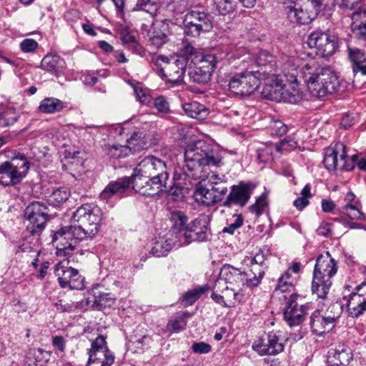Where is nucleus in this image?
Returning <instances> with one entry per match:
<instances>
[{"label":"nucleus","instance_id":"nucleus-44","mask_svg":"<svg viewBox=\"0 0 366 366\" xmlns=\"http://www.w3.org/2000/svg\"><path fill=\"white\" fill-rule=\"evenodd\" d=\"M158 5L154 0H137L134 11H143L150 14L152 19L156 15Z\"/></svg>","mask_w":366,"mask_h":366},{"label":"nucleus","instance_id":"nucleus-30","mask_svg":"<svg viewBox=\"0 0 366 366\" xmlns=\"http://www.w3.org/2000/svg\"><path fill=\"white\" fill-rule=\"evenodd\" d=\"M150 134L146 131L134 132L127 139V147L132 151H139L147 147Z\"/></svg>","mask_w":366,"mask_h":366},{"label":"nucleus","instance_id":"nucleus-42","mask_svg":"<svg viewBox=\"0 0 366 366\" xmlns=\"http://www.w3.org/2000/svg\"><path fill=\"white\" fill-rule=\"evenodd\" d=\"M201 67L195 66L189 71V76L192 82L197 84H206L210 80L211 74L209 71H206Z\"/></svg>","mask_w":366,"mask_h":366},{"label":"nucleus","instance_id":"nucleus-22","mask_svg":"<svg viewBox=\"0 0 366 366\" xmlns=\"http://www.w3.org/2000/svg\"><path fill=\"white\" fill-rule=\"evenodd\" d=\"M131 184L133 189L143 196L153 197L167 189V179H154L153 177L133 174Z\"/></svg>","mask_w":366,"mask_h":366},{"label":"nucleus","instance_id":"nucleus-23","mask_svg":"<svg viewBox=\"0 0 366 366\" xmlns=\"http://www.w3.org/2000/svg\"><path fill=\"white\" fill-rule=\"evenodd\" d=\"M233 278L239 285H246L249 287H254L259 285L264 275V269H260L259 266L250 267L247 271L241 272L239 269L230 266L224 265Z\"/></svg>","mask_w":366,"mask_h":366},{"label":"nucleus","instance_id":"nucleus-26","mask_svg":"<svg viewBox=\"0 0 366 366\" xmlns=\"http://www.w3.org/2000/svg\"><path fill=\"white\" fill-rule=\"evenodd\" d=\"M339 315H327L319 310L314 311L310 320L312 332L317 335H322L331 331L336 324Z\"/></svg>","mask_w":366,"mask_h":366},{"label":"nucleus","instance_id":"nucleus-29","mask_svg":"<svg viewBox=\"0 0 366 366\" xmlns=\"http://www.w3.org/2000/svg\"><path fill=\"white\" fill-rule=\"evenodd\" d=\"M66 107V104L54 97H46L42 99L38 107L40 113L51 114L61 112Z\"/></svg>","mask_w":366,"mask_h":366},{"label":"nucleus","instance_id":"nucleus-18","mask_svg":"<svg viewBox=\"0 0 366 366\" xmlns=\"http://www.w3.org/2000/svg\"><path fill=\"white\" fill-rule=\"evenodd\" d=\"M54 274L62 288L83 290L84 278L76 269L69 266V261L64 260L55 265Z\"/></svg>","mask_w":366,"mask_h":366},{"label":"nucleus","instance_id":"nucleus-57","mask_svg":"<svg viewBox=\"0 0 366 366\" xmlns=\"http://www.w3.org/2000/svg\"><path fill=\"white\" fill-rule=\"evenodd\" d=\"M186 322L181 320H170L167 325V330L172 332H178L184 330Z\"/></svg>","mask_w":366,"mask_h":366},{"label":"nucleus","instance_id":"nucleus-31","mask_svg":"<svg viewBox=\"0 0 366 366\" xmlns=\"http://www.w3.org/2000/svg\"><path fill=\"white\" fill-rule=\"evenodd\" d=\"M295 285L291 274L289 270H287L278 279L277 283L274 289V295L279 296L281 294L286 295L287 297L290 294L295 293Z\"/></svg>","mask_w":366,"mask_h":366},{"label":"nucleus","instance_id":"nucleus-9","mask_svg":"<svg viewBox=\"0 0 366 366\" xmlns=\"http://www.w3.org/2000/svg\"><path fill=\"white\" fill-rule=\"evenodd\" d=\"M264 66L254 63L244 71L234 74L229 81V91L239 96H249L253 94L261 84L260 71Z\"/></svg>","mask_w":366,"mask_h":366},{"label":"nucleus","instance_id":"nucleus-47","mask_svg":"<svg viewBox=\"0 0 366 366\" xmlns=\"http://www.w3.org/2000/svg\"><path fill=\"white\" fill-rule=\"evenodd\" d=\"M214 5L221 15L232 13L237 6L236 0H214Z\"/></svg>","mask_w":366,"mask_h":366},{"label":"nucleus","instance_id":"nucleus-8","mask_svg":"<svg viewBox=\"0 0 366 366\" xmlns=\"http://www.w3.org/2000/svg\"><path fill=\"white\" fill-rule=\"evenodd\" d=\"M285 9L292 22L307 24L330 4L327 0H285Z\"/></svg>","mask_w":366,"mask_h":366},{"label":"nucleus","instance_id":"nucleus-36","mask_svg":"<svg viewBox=\"0 0 366 366\" xmlns=\"http://www.w3.org/2000/svg\"><path fill=\"white\" fill-rule=\"evenodd\" d=\"M41 67L49 72L56 74L64 69L65 62L59 56L46 55L41 61Z\"/></svg>","mask_w":366,"mask_h":366},{"label":"nucleus","instance_id":"nucleus-38","mask_svg":"<svg viewBox=\"0 0 366 366\" xmlns=\"http://www.w3.org/2000/svg\"><path fill=\"white\" fill-rule=\"evenodd\" d=\"M19 118V114L14 107H7L0 112V126L10 127L16 123Z\"/></svg>","mask_w":366,"mask_h":366},{"label":"nucleus","instance_id":"nucleus-63","mask_svg":"<svg viewBox=\"0 0 366 366\" xmlns=\"http://www.w3.org/2000/svg\"><path fill=\"white\" fill-rule=\"evenodd\" d=\"M134 90L137 97L142 103L149 102L150 97L147 94V92L144 90L141 86H135L134 87Z\"/></svg>","mask_w":366,"mask_h":366},{"label":"nucleus","instance_id":"nucleus-20","mask_svg":"<svg viewBox=\"0 0 366 366\" xmlns=\"http://www.w3.org/2000/svg\"><path fill=\"white\" fill-rule=\"evenodd\" d=\"M184 26L187 35L196 37L202 33L209 32L212 28V23L209 14L193 10L185 15Z\"/></svg>","mask_w":366,"mask_h":366},{"label":"nucleus","instance_id":"nucleus-34","mask_svg":"<svg viewBox=\"0 0 366 366\" xmlns=\"http://www.w3.org/2000/svg\"><path fill=\"white\" fill-rule=\"evenodd\" d=\"M194 197L197 203L204 206L209 207L217 203L212 191L209 189V187L204 186L202 182L197 185Z\"/></svg>","mask_w":366,"mask_h":366},{"label":"nucleus","instance_id":"nucleus-12","mask_svg":"<svg viewBox=\"0 0 366 366\" xmlns=\"http://www.w3.org/2000/svg\"><path fill=\"white\" fill-rule=\"evenodd\" d=\"M285 302L283 309L284 320L290 326L301 324L307 312L310 309V303H304V300L297 293H292L290 296L282 295Z\"/></svg>","mask_w":366,"mask_h":366},{"label":"nucleus","instance_id":"nucleus-4","mask_svg":"<svg viewBox=\"0 0 366 366\" xmlns=\"http://www.w3.org/2000/svg\"><path fill=\"white\" fill-rule=\"evenodd\" d=\"M222 157L214 151L212 146L203 140L188 144L184 150V173L194 179H209V186L224 183V176L212 174L209 176L208 167H219L222 165Z\"/></svg>","mask_w":366,"mask_h":366},{"label":"nucleus","instance_id":"nucleus-59","mask_svg":"<svg viewBox=\"0 0 366 366\" xmlns=\"http://www.w3.org/2000/svg\"><path fill=\"white\" fill-rule=\"evenodd\" d=\"M329 1L328 0H327ZM362 0H334L332 2H328L330 8L335 4L338 5L341 8L352 9L356 5L360 3Z\"/></svg>","mask_w":366,"mask_h":366},{"label":"nucleus","instance_id":"nucleus-52","mask_svg":"<svg viewBox=\"0 0 366 366\" xmlns=\"http://www.w3.org/2000/svg\"><path fill=\"white\" fill-rule=\"evenodd\" d=\"M114 302V299L110 293L98 292L94 294V303L106 307Z\"/></svg>","mask_w":366,"mask_h":366},{"label":"nucleus","instance_id":"nucleus-2","mask_svg":"<svg viewBox=\"0 0 366 366\" xmlns=\"http://www.w3.org/2000/svg\"><path fill=\"white\" fill-rule=\"evenodd\" d=\"M281 71L292 82L298 84L302 79L312 95L317 97L334 93L339 86L336 74L330 68L320 67L315 59L305 61L295 56H285Z\"/></svg>","mask_w":366,"mask_h":366},{"label":"nucleus","instance_id":"nucleus-33","mask_svg":"<svg viewBox=\"0 0 366 366\" xmlns=\"http://www.w3.org/2000/svg\"><path fill=\"white\" fill-rule=\"evenodd\" d=\"M51 357V352L41 348H31L27 355L29 365L45 366Z\"/></svg>","mask_w":366,"mask_h":366},{"label":"nucleus","instance_id":"nucleus-5","mask_svg":"<svg viewBox=\"0 0 366 366\" xmlns=\"http://www.w3.org/2000/svg\"><path fill=\"white\" fill-rule=\"evenodd\" d=\"M172 232L179 239V246H186L192 242H206L211 236L209 227V219L206 215H201L187 224L188 220L185 214L181 211L171 213Z\"/></svg>","mask_w":366,"mask_h":366},{"label":"nucleus","instance_id":"nucleus-19","mask_svg":"<svg viewBox=\"0 0 366 366\" xmlns=\"http://www.w3.org/2000/svg\"><path fill=\"white\" fill-rule=\"evenodd\" d=\"M134 174L154 179L169 178L167 167L164 161L153 155L145 157L134 169Z\"/></svg>","mask_w":366,"mask_h":366},{"label":"nucleus","instance_id":"nucleus-56","mask_svg":"<svg viewBox=\"0 0 366 366\" xmlns=\"http://www.w3.org/2000/svg\"><path fill=\"white\" fill-rule=\"evenodd\" d=\"M38 43L33 39H25L20 43V49L24 53L34 52L38 47Z\"/></svg>","mask_w":366,"mask_h":366},{"label":"nucleus","instance_id":"nucleus-16","mask_svg":"<svg viewBox=\"0 0 366 366\" xmlns=\"http://www.w3.org/2000/svg\"><path fill=\"white\" fill-rule=\"evenodd\" d=\"M171 21L167 19L158 21L153 18L151 24H142V30L145 33L149 45L159 49L168 41V36L171 34Z\"/></svg>","mask_w":366,"mask_h":366},{"label":"nucleus","instance_id":"nucleus-46","mask_svg":"<svg viewBox=\"0 0 366 366\" xmlns=\"http://www.w3.org/2000/svg\"><path fill=\"white\" fill-rule=\"evenodd\" d=\"M347 55L349 60L352 63L354 71H356L357 68L366 56L365 51L357 47L350 46L347 47Z\"/></svg>","mask_w":366,"mask_h":366},{"label":"nucleus","instance_id":"nucleus-37","mask_svg":"<svg viewBox=\"0 0 366 366\" xmlns=\"http://www.w3.org/2000/svg\"><path fill=\"white\" fill-rule=\"evenodd\" d=\"M182 108L184 113L192 118L203 119L209 114L207 108L197 102L186 103Z\"/></svg>","mask_w":366,"mask_h":366},{"label":"nucleus","instance_id":"nucleus-55","mask_svg":"<svg viewBox=\"0 0 366 366\" xmlns=\"http://www.w3.org/2000/svg\"><path fill=\"white\" fill-rule=\"evenodd\" d=\"M152 342V339L150 336L144 335L141 338L137 340L134 344L136 349L138 350L139 352H143L145 350L150 347Z\"/></svg>","mask_w":366,"mask_h":366},{"label":"nucleus","instance_id":"nucleus-45","mask_svg":"<svg viewBox=\"0 0 366 366\" xmlns=\"http://www.w3.org/2000/svg\"><path fill=\"white\" fill-rule=\"evenodd\" d=\"M274 152H279L277 144H264L257 149V158L261 162H267L272 159Z\"/></svg>","mask_w":366,"mask_h":366},{"label":"nucleus","instance_id":"nucleus-1","mask_svg":"<svg viewBox=\"0 0 366 366\" xmlns=\"http://www.w3.org/2000/svg\"><path fill=\"white\" fill-rule=\"evenodd\" d=\"M102 210L94 204H85L73 214L72 225L61 227L52 238L56 255L66 256L71 253L79 243L94 237L99 232Z\"/></svg>","mask_w":366,"mask_h":366},{"label":"nucleus","instance_id":"nucleus-53","mask_svg":"<svg viewBox=\"0 0 366 366\" xmlns=\"http://www.w3.org/2000/svg\"><path fill=\"white\" fill-rule=\"evenodd\" d=\"M269 129L272 135L282 136L286 134L287 127L280 120H274L270 123Z\"/></svg>","mask_w":366,"mask_h":366},{"label":"nucleus","instance_id":"nucleus-61","mask_svg":"<svg viewBox=\"0 0 366 366\" xmlns=\"http://www.w3.org/2000/svg\"><path fill=\"white\" fill-rule=\"evenodd\" d=\"M332 224L328 222H322L317 229V234L320 236L329 237L332 235Z\"/></svg>","mask_w":366,"mask_h":366},{"label":"nucleus","instance_id":"nucleus-24","mask_svg":"<svg viewBox=\"0 0 366 366\" xmlns=\"http://www.w3.org/2000/svg\"><path fill=\"white\" fill-rule=\"evenodd\" d=\"M253 190L254 186L250 183L241 182L237 185H232L222 205L230 207L234 204L243 207L248 202Z\"/></svg>","mask_w":366,"mask_h":366},{"label":"nucleus","instance_id":"nucleus-49","mask_svg":"<svg viewBox=\"0 0 366 366\" xmlns=\"http://www.w3.org/2000/svg\"><path fill=\"white\" fill-rule=\"evenodd\" d=\"M21 249L24 252H34L39 255L40 248L38 243V239L32 237L31 240L26 239L21 247Z\"/></svg>","mask_w":366,"mask_h":366},{"label":"nucleus","instance_id":"nucleus-41","mask_svg":"<svg viewBox=\"0 0 366 366\" xmlns=\"http://www.w3.org/2000/svg\"><path fill=\"white\" fill-rule=\"evenodd\" d=\"M219 60V59L214 54H208L202 56L196 66L204 69L203 70L206 71H208L212 75Z\"/></svg>","mask_w":366,"mask_h":366},{"label":"nucleus","instance_id":"nucleus-54","mask_svg":"<svg viewBox=\"0 0 366 366\" xmlns=\"http://www.w3.org/2000/svg\"><path fill=\"white\" fill-rule=\"evenodd\" d=\"M244 261H249L250 267L259 266L260 269H264L265 256L262 251H259L252 257L247 258Z\"/></svg>","mask_w":366,"mask_h":366},{"label":"nucleus","instance_id":"nucleus-25","mask_svg":"<svg viewBox=\"0 0 366 366\" xmlns=\"http://www.w3.org/2000/svg\"><path fill=\"white\" fill-rule=\"evenodd\" d=\"M347 307L349 315L353 318L359 317L366 311V281L349 295Z\"/></svg>","mask_w":366,"mask_h":366},{"label":"nucleus","instance_id":"nucleus-7","mask_svg":"<svg viewBox=\"0 0 366 366\" xmlns=\"http://www.w3.org/2000/svg\"><path fill=\"white\" fill-rule=\"evenodd\" d=\"M235 285L239 286V284L227 268L222 267L214 282L212 299L224 307H235L244 300V295L233 287Z\"/></svg>","mask_w":366,"mask_h":366},{"label":"nucleus","instance_id":"nucleus-10","mask_svg":"<svg viewBox=\"0 0 366 366\" xmlns=\"http://www.w3.org/2000/svg\"><path fill=\"white\" fill-rule=\"evenodd\" d=\"M356 156L347 155L346 147L340 142L326 149L323 163L329 171L342 169L351 171L355 167Z\"/></svg>","mask_w":366,"mask_h":366},{"label":"nucleus","instance_id":"nucleus-62","mask_svg":"<svg viewBox=\"0 0 366 366\" xmlns=\"http://www.w3.org/2000/svg\"><path fill=\"white\" fill-rule=\"evenodd\" d=\"M266 205V201L264 197H259L256 202L251 205L249 209L251 212L260 214Z\"/></svg>","mask_w":366,"mask_h":366},{"label":"nucleus","instance_id":"nucleus-3","mask_svg":"<svg viewBox=\"0 0 366 366\" xmlns=\"http://www.w3.org/2000/svg\"><path fill=\"white\" fill-rule=\"evenodd\" d=\"M285 56L276 63L274 56L267 51H260L257 55L256 62L259 66H264L259 71L261 82L264 81L262 94L272 101L297 104L302 100L303 94L299 84L290 81L289 76L281 71V61Z\"/></svg>","mask_w":366,"mask_h":366},{"label":"nucleus","instance_id":"nucleus-11","mask_svg":"<svg viewBox=\"0 0 366 366\" xmlns=\"http://www.w3.org/2000/svg\"><path fill=\"white\" fill-rule=\"evenodd\" d=\"M159 66V75L167 83L178 84L183 79L187 67V59L179 56L177 59H169L166 56H159L157 59Z\"/></svg>","mask_w":366,"mask_h":366},{"label":"nucleus","instance_id":"nucleus-6","mask_svg":"<svg viewBox=\"0 0 366 366\" xmlns=\"http://www.w3.org/2000/svg\"><path fill=\"white\" fill-rule=\"evenodd\" d=\"M337 269V262L328 252L317 257L313 271L312 291L318 298L327 297Z\"/></svg>","mask_w":366,"mask_h":366},{"label":"nucleus","instance_id":"nucleus-48","mask_svg":"<svg viewBox=\"0 0 366 366\" xmlns=\"http://www.w3.org/2000/svg\"><path fill=\"white\" fill-rule=\"evenodd\" d=\"M205 291L206 288L204 287H199L188 291L182 297V305L185 307L192 305L205 292Z\"/></svg>","mask_w":366,"mask_h":366},{"label":"nucleus","instance_id":"nucleus-32","mask_svg":"<svg viewBox=\"0 0 366 366\" xmlns=\"http://www.w3.org/2000/svg\"><path fill=\"white\" fill-rule=\"evenodd\" d=\"M352 359L353 355L350 348L345 345H340L335 350L333 355L329 356L328 362L347 366Z\"/></svg>","mask_w":366,"mask_h":366},{"label":"nucleus","instance_id":"nucleus-51","mask_svg":"<svg viewBox=\"0 0 366 366\" xmlns=\"http://www.w3.org/2000/svg\"><path fill=\"white\" fill-rule=\"evenodd\" d=\"M153 105L159 112L163 114H167L170 112L169 104L167 100L162 96H159L155 98Z\"/></svg>","mask_w":366,"mask_h":366},{"label":"nucleus","instance_id":"nucleus-14","mask_svg":"<svg viewBox=\"0 0 366 366\" xmlns=\"http://www.w3.org/2000/svg\"><path fill=\"white\" fill-rule=\"evenodd\" d=\"M24 217L29 222L26 230L32 236L40 232L50 218L49 208L40 202H33L29 204L25 209Z\"/></svg>","mask_w":366,"mask_h":366},{"label":"nucleus","instance_id":"nucleus-28","mask_svg":"<svg viewBox=\"0 0 366 366\" xmlns=\"http://www.w3.org/2000/svg\"><path fill=\"white\" fill-rule=\"evenodd\" d=\"M130 184V177H124L119 181L110 182L100 193L99 198L107 202L112 196L124 192Z\"/></svg>","mask_w":366,"mask_h":366},{"label":"nucleus","instance_id":"nucleus-21","mask_svg":"<svg viewBox=\"0 0 366 366\" xmlns=\"http://www.w3.org/2000/svg\"><path fill=\"white\" fill-rule=\"evenodd\" d=\"M252 350L259 355H276L284 350L285 344L280 332H270L256 340Z\"/></svg>","mask_w":366,"mask_h":366},{"label":"nucleus","instance_id":"nucleus-27","mask_svg":"<svg viewBox=\"0 0 366 366\" xmlns=\"http://www.w3.org/2000/svg\"><path fill=\"white\" fill-rule=\"evenodd\" d=\"M179 246V239L177 234L172 232V227L169 232L164 236H160L155 239L151 249V253L156 257H164L174 247Z\"/></svg>","mask_w":366,"mask_h":366},{"label":"nucleus","instance_id":"nucleus-35","mask_svg":"<svg viewBox=\"0 0 366 366\" xmlns=\"http://www.w3.org/2000/svg\"><path fill=\"white\" fill-rule=\"evenodd\" d=\"M354 24L355 22H360L353 28V32L359 39L366 40V9L361 8L352 14Z\"/></svg>","mask_w":366,"mask_h":366},{"label":"nucleus","instance_id":"nucleus-43","mask_svg":"<svg viewBox=\"0 0 366 366\" xmlns=\"http://www.w3.org/2000/svg\"><path fill=\"white\" fill-rule=\"evenodd\" d=\"M70 196L69 189L64 187H60L53 190L49 197V202L54 206H58L65 202Z\"/></svg>","mask_w":366,"mask_h":366},{"label":"nucleus","instance_id":"nucleus-58","mask_svg":"<svg viewBox=\"0 0 366 366\" xmlns=\"http://www.w3.org/2000/svg\"><path fill=\"white\" fill-rule=\"evenodd\" d=\"M236 219L234 222L229 224L228 226L224 227L222 232L224 233H229L233 234L234 231L239 228L243 224V217L241 214H236Z\"/></svg>","mask_w":366,"mask_h":366},{"label":"nucleus","instance_id":"nucleus-15","mask_svg":"<svg viewBox=\"0 0 366 366\" xmlns=\"http://www.w3.org/2000/svg\"><path fill=\"white\" fill-rule=\"evenodd\" d=\"M87 354V366H112L114 362V355L109 350L106 337L103 335H99L92 342Z\"/></svg>","mask_w":366,"mask_h":366},{"label":"nucleus","instance_id":"nucleus-64","mask_svg":"<svg viewBox=\"0 0 366 366\" xmlns=\"http://www.w3.org/2000/svg\"><path fill=\"white\" fill-rule=\"evenodd\" d=\"M52 345L60 352H64L65 350V340L61 336L54 337L52 338Z\"/></svg>","mask_w":366,"mask_h":366},{"label":"nucleus","instance_id":"nucleus-39","mask_svg":"<svg viewBox=\"0 0 366 366\" xmlns=\"http://www.w3.org/2000/svg\"><path fill=\"white\" fill-rule=\"evenodd\" d=\"M104 152L111 158L119 159L128 156L130 154V149L127 145L105 144Z\"/></svg>","mask_w":366,"mask_h":366},{"label":"nucleus","instance_id":"nucleus-40","mask_svg":"<svg viewBox=\"0 0 366 366\" xmlns=\"http://www.w3.org/2000/svg\"><path fill=\"white\" fill-rule=\"evenodd\" d=\"M339 212L352 220H366V215L360 211V208L356 204H346L339 208Z\"/></svg>","mask_w":366,"mask_h":366},{"label":"nucleus","instance_id":"nucleus-17","mask_svg":"<svg viewBox=\"0 0 366 366\" xmlns=\"http://www.w3.org/2000/svg\"><path fill=\"white\" fill-rule=\"evenodd\" d=\"M307 43L310 48L316 49L317 55L326 57L335 52L337 49L338 39L335 35L317 29L313 31L308 36Z\"/></svg>","mask_w":366,"mask_h":366},{"label":"nucleus","instance_id":"nucleus-60","mask_svg":"<svg viewBox=\"0 0 366 366\" xmlns=\"http://www.w3.org/2000/svg\"><path fill=\"white\" fill-rule=\"evenodd\" d=\"M192 350L196 354H207L211 352L212 347L204 342H194L192 346Z\"/></svg>","mask_w":366,"mask_h":366},{"label":"nucleus","instance_id":"nucleus-50","mask_svg":"<svg viewBox=\"0 0 366 366\" xmlns=\"http://www.w3.org/2000/svg\"><path fill=\"white\" fill-rule=\"evenodd\" d=\"M209 187V189L212 191V194L214 195L217 203L221 202L227 193V187H226L225 183L212 184Z\"/></svg>","mask_w":366,"mask_h":366},{"label":"nucleus","instance_id":"nucleus-13","mask_svg":"<svg viewBox=\"0 0 366 366\" xmlns=\"http://www.w3.org/2000/svg\"><path fill=\"white\" fill-rule=\"evenodd\" d=\"M26 159H14L0 164V184L3 186H14L20 183L29 170Z\"/></svg>","mask_w":366,"mask_h":366}]
</instances>
